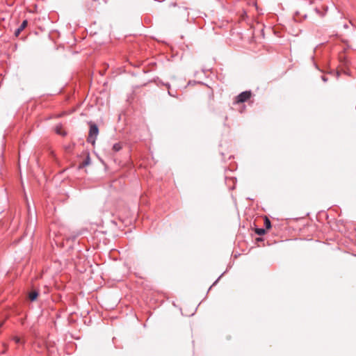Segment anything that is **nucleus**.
I'll list each match as a JSON object with an SVG mask.
<instances>
[{
	"instance_id": "nucleus-1",
	"label": "nucleus",
	"mask_w": 356,
	"mask_h": 356,
	"mask_svg": "<svg viewBox=\"0 0 356 356\" xmlns=\"http://www.w3.org/2000/svg\"><path fill=\"white\" fill-rule=\"evenodd\" d=\"M90 126L88 136L87 138V142L95 145L97 137L99 134V128L96 124L92 122H90L88 123Z\"/></svg>"
},
{
	"instance_id": "nucleus-2",
	"label": "nucleus",
	"mask_w": 356,
	"mask_h": 356,
	"mask_svg": "<svg viewBox=\"0 0 356 356\" xmlns=\"http://www.w3.org/2000/svg\"><path fill=\"white\" fill-rule=\"evenodd\" d=\"M252 93L250 90H246L238 95L234 101V104H241L247 102L252 97Z\"/></svg>"
},
{
	"instance_id": "nucleus-3",
	"label": "nucleus",
	"mask_w": 356,
	"mask_h": 356,
	"mask_svg": "<svg viewBox=\"0 0 356 356\" xmlns=\"http://www.w3.org/2000/svg\"><path fill=\"white\" fill-rule=\"evenodd\" d=\"M90 163V157L88 152L86 153V158L79 165V168H83Z\"/></svg>"
},
{
	"instance_id": "nucleus-4",
	"label": "nucleus",
	"mask_w": 356,
	"mask_h": 356,
	"mask_svg": "<svg viewBox=\"0 0 356 356\" xmlns=\"http://www.w3.org/2000/svg\"><path fill=\"white\" fill-rule=\"evenodd\" d=\"M28 24V21L26 19L24 20L21 25L15 30L14 34L16 37H18L20 33L26 27Z\"/></svg>"
},
{
	"instance_id": "nucleus-5",
	"label": "nucleus",
	"mask_w": 356,
	"mask_h": 356,
	"mask_svg": "<svg viewBox=\"0 0 356 356\" xmlns=\"http://www.w3.org/2000/svg\"><path fill=\"white\" fill-rule=\"evenodd\" d=\"M38 296V292L37 291H33L29 293V298L31 301H34Z\"/></svg>"
},
{
	"instance_id": "nucleus-6",
	"label": "nucleus",
	"mask_w": 356,
	"mask_h": 356,
	"mask_svg": "<svg viewBox=\"0 0 356 356\" xmlns=\"http://www.w3.org/2000/svg\"><path fill=\"white\" fill-rule=\"evenodd\" d=\"M122 143H115L113 146V150L114 152H119L120 149H122Z\"/></svg>"
},
{
	"instance_id": "nucleus-7",
	"label": "nucleus",
	"mask_w": 356,
	"mask_h": 356,
	"mask_svg": "<svg viewBox=\"0 0 356 356\" xmlns=\"http://www.w3.org/2000/svg\"><path fill=\"white\" fill-rule=\"evenodd\" d=\"M264 226L266 229H270L271 227L270 220L266 216H265L264 218Z\"/></svg>"
},
{
	"instance_id": "nucleus-8",
	"label": "nucleus",
	"mask_w": 356,
	"mask_h": 356,
	"mask_svg": "<svg viewBox=\"0 0 356 356\" xmlns=\"http://www.w3.org/2000/svg\"><path fill=\"white\" fill-rule=\"evenodd\" d=\"M255 233L259 236H262L266 233V230L263 228H256Z\"/></svg>"
},
{
	"instance_id": "nucleus-9",
	"label": "nucleus",
	"mask_w": 356,
	"mask_h": 356,
	"mask_svg": "<svg viewBox=\"0 0 356 356\" xmlns=\"http://www.w3.org/2000/svg\"><path fill=\"white\" fill-rule=\"evenodd\" d=\"M56 131L58 134H60V135H65V132H63L61 131V125H57L56 127Z\"/></svg>"
},
{
	"instance_id": "nucleus-10",
	"label": "nucleus",
	"mask_w": 356,
	"mask_h": 356,
	"mask_svg": "<svg viewBox=\"0 0 356 356\" xmlns=\"http://www.w3.org/2000/svg\"><path fill=\"white\" fill-rule=\"evenodd\" d=\"M13 339L16 343H19L21 342L20 338L17 336L14 337Z\"/></svg>"
},
{
	"instance_id": "nucleus-11",
	"label": "nucleus",
	"mask_w": 356,
	"mask_h": 356,
	"mask_svg": "<svg viewBox=\"0 0 356 356\" xmlns=\"http://www.w3.org/2000/svg\"><path fill=\"white\" fill-rule=\"evenodd\" d=\"M321 78L324 82H326L327 81V78L325 76H322Z\"/></svg>"
},
{
	"instance_id": "nucleus-12",
	"label": "nucleus",
	"mask_w": 356,
	"mask_h": 356,
	"mask_svg": "<svg viewBox=\"0 0 356 356\" xmlns=\"http://www.w3.org/2000/svg\"><path fill=\"white\" fill-rule=\"evenodd\" d=\"M220 277H218V279L217 280H216V282H214L213 284H215L216 282H218V280L220 279Z\"/></svg>"
},
{
	"instance_id": "nucleus-13",
	"label": "nucleus",
	"mask_w": 356,
	"mask_h": 356,
	"mask_svg": "<svg viewBox=\"0 0 356 356\" xmlns=\"http://www.w3.org/2000/svg\"><path fill=\"white\" fill-rule=\"evenodd\" d=\"M1 325H2V323L0 324V327H1Z\"/></svg>"
}]
</instances>
